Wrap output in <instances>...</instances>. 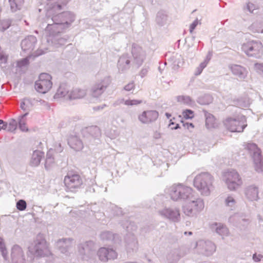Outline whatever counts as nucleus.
I'll list each match as a JSON object with an SVG mask.
<instances>
[{
    "instance_id": "f257e3e1",
    "label": "nucleus",
    "mask_w": 263,
    "mask_h": 263,
    "mask_svg": "<svg viewBox=\"0 0 263 263\" xmlns=\"http://www.w3.org/2000/svg\"><path fill=\"white\" fill-rule=\"evenodd\" d=\"M213 177L208 173H202L197 175L193 184L202 195H209L213 187Z\"/></svg>"
},
{
    "instance_id": "f03ea898",
    "label": "nucleus",
    "mask_w": 263,
    "mask_h": 263,
    "mask_svg": "<svg viewBox=\"0 0 263 263\" xmlns=\"http://www.w3.org/2000/svg\"><path fill=\"white\" fill-rule=\"evenodd\" d=\"M194 191L187 186L181 183L174 184L169 188L168 194L174 201L191 199L193 197Z\"/></svg>"
},
{
    "instance_id": "7ed1b4c3",
    "label": "nucleus",
    "mask_w": 263,
    "mask_h": 263,
    "mask_svg": "<svg viewBox=\"0 0 263 263\" xmlns=\"http://www.w3.org/2000/svg\"><path fill=\"white\" fill-rule=\"evenodd\" d=\"M223 177L228 187L231 190H235L242 184L241 177L234 170L224 172Z\"/></svg>"
},
{
    "instance_id": "20e7f679",
    "label": "nucleus",
    "mask_w": 263,
    "mask_h": 263,
    "mask_svg": "<svg viewBox=\"0 0 263 263\" xmlns=\"http://www.w3.org/2000/svg\"><path fill=\"white\" fill-rule=\"evenodd\" d=\"M64 182L67 190L71 192L80 188L83 183L81 176L77 173L72 171L69 172L65 176Z\"/></svg>"
},
{
    "instance_id": "39448f33",
    "label": "nucleus",
    "mask_w": 263,
    "mask_h": 263,
    "mask_svg": "<svg viewBox=\"0 0 263 263\" xmlns=\"http://www.w3.org/2000/svg\"><path fill=\"white\" fill-rule=\"evenodd\" d=\"M52 87V77L50 74L46 73L40 74L34 85L36 90L42 93L48 92Z\"/></svg>"
},
{
    "instance_id": "423d86ee",
    "label": "nucleus",
    "mask_w": 263,
    "mask_h": 263,
    "mask_svg": "<svg viewBox=\"0 0 263 263\" xmlns=\"http://www.w3.org/2000/svg\"><path fill=\"white\" fill-rule=\"evenodd\" d=\"M224 124L227 129L231 132H242L247 126L246 119L244 117L237 119L227 118L224 121Z\"/></svg>"
},
{
    "instance_id": "0eeeda50",
    "label": "nucleus",
    "mask_w": 263,
    "mask_h": 263,
    "mask_svg": "<svg viewBox=\"0 0 263 263\" xmlns=\"http://www.w3.org/2000/svg\"><path fill=\"white\" fill-rule=\"evenodd\" d=\"M242 50L248 55L260 58L263 55V45L258 42L250 41L243 44Z\"/></svg>"
},
{
    "instance_id": "6e6552de",
    "label": "nucleus",
    "mask_w": 263,
    "mask_h": 263,
    "mask_svg": "<svg viewBox=\"0 0 263 263\" xmlns=\"http://www.w3.org/2000/svg\"><path fill=\"white\" fill-rule=\"evenodd\" d=\"M189 199L188 201L183 206V212L187 215L190 216L193 213H197L202 211L204 208V204L203 200L200 198L195 200Z\"/></svg>"
},
{
    "instance_id": "1a4fd4ad",
    "label": "nucleus",
    "mask_w": 263,
    "mask_h": 263,
    "mask_svg": "<svg viewBox=\"0 0 263 263\" xmlns=\"http://www.w3.org/2000/svg\"><path fill=\"white\" fill-rule=\"evenodd\" d=\"M159 116L158 112L154 110H148L143 111L139 115L138 118L143 123H149L155 121Z\"/></svg>"
},
{
    "instance_id": "9d476101",
    "label": "nucleus",
    "mask_w": 263,
    "mask_h": 263,
    "mask_svg": "<svg viewBox=\"0 0 263 263\" xmlns=\"http://www.w3.org/2000/svg\"><path fill=\"white\" fill-rule=\"evenodd\" d=\"M98 255L100 260L104 262L109 259H114L117 258V254L114 250L105 248L100 249Z\"/></svg>"
},
{
    "instance_id": "9b49d317",
    "label": "nucleus",
    "mask_w": 263,
    "mask_h": 263,
    "mask_svg": "<svg viewBox=\"0 0 263 263\" xmlns=\"http://www.w3.org/2000/svg\"><path fill=\"white\" fill-rule=\"evenodd\" d=\"M39 245H41L40 249H37L36 250L39 255L44 257L51 254L48 248V245L44 239H43Z\"/></svg>"
},
{
    "instance_id": "f8f14e48",
    "label": "nucleus",
    "mask_w": 263,
    "mask_h": 263,
    "mask_svg": "<svg viewBox=\"0 0 263 263\" xmlns=\"http://www.w3.org/2000/svg\"><path fill=\"white\" fill-rule=\"evenodd\" d=\"M69 146L75 151H79L83 148L82 141L76 137H72L68 140Z\"/></svg>"
},
{
    "instance_id": "ddd939ff",
    "label": "nucleus",
    "mask_w": 263,
    "mask_h": 263,
    "mask_svg": "<svg viewBox=\"0 0 263 263\" xmlns=\"http://www.w3.org/2000/svg\"><path fill=\"white\" fill-rule=\"evenodd\" d=\"M44 154L40 151H35L33 153L30 164L32 166H36L40 163L41 159L44 157Z\"/></svg>"
},
{
    "instance_id": "4468645a",
    "label": "nucleus",
    "mask_w": 263,
    "mask_h": 263,
    "mask_svg": "<svg viewBox=\"0 0 263 263\" xmlns=\"http://www.w3.org/2000/svg\"><path fill=\"white\" fill-rule=\"evenodd\" d=\"M245 148L248 151L250 154H253L254 157L256 156L258 158V160L260 159L261 152L255 144L249 143L246 146Z\"/></svg>"
},
{
    "instance_id": "2eb2a0df",
    "label": "nucleus",
    "mask_w": 263,
    "mask_h": 263,
    "mask_svg": "<svg viewBox=\"0 0 263 263\" xmlns=\"http://www.w3.org/2000/svg\"><path fill=\"white\" fill-rule=\"evenodd\" d=\"M68 94V87L66 84H62L59 86L57 93L54 96L55 98L65 97Z\"/></svg>"
},
{
    "instance_id": "dca6fc26",
    "label": "nucleus",
    "mask_w": 263,
    "mask_h": 263,
    "mask_svg": "<svg viewBox=\"0 0 263 263\" xmlns=\"http://www.w3.org/2000/svg\"><path fill=\"white\" fill-rule=\"evenodd\" d=\"M164 214L169 219H172L174 221L178 220L180 217L179 211L178 210H165L164 211Z\"/></svg>"
},
{
    "instance_id": "f3484780",
    "label": "nucleus",
    "mask_w": 263,
    "mask_h": 263,
    "mask_svg": "<svg viewBox=\"0 0 263 263\" xmlns=\"http://www.w3.org/2000/svg\"><path fill=\"white\" fill-rule=\"evenodd\" d=\"M217 121L215 118L211 114H209L206 117L205 125L208 128H215L217 126Z\"/></svg>"
},
{
    "instance_id": "a211bd4d",
    "label": "nucleus",
    "mask_w": 263,
    "mask_h": 263,
    "mask_svg": "<svg viewBox=\"0 0 263 263\" xmlns=\"http://www.w3.org/2000/svg\"><path fill=\"white\" fill-rule=\"evenodd\" d=\"M86 95V92L84 90L81 89H76L73 90L71 94L68 95L70 99H80L84 97Z\"/></svg>"
},
{
    "instance_id": "6ab92c4d",
    "label": "nucleus",
    "mask_w": 263,
    "mask_h": 263,
    "mask_svg": "<svg viewBox=\"0 0 263 263\" xmlns=\"http://www.w3.org/2000/svg\"><path fill=\"white\" fill-rule=\"evenodd\" d=\"M213 226H216V231L221 235H227L229 233L228 229L223 224L215 223Z\"/></svg>"
},
{
    "instance_id": "aec40b11",
    "label": "nucleus",
    "mask_w": 263,
    "mask_h": 263,
    "mask_svg": "<svg viewBox=\"0 0 263 263\" xmlns=\"http://www.w3.org/2000/svg\"><path fill=\"white\" fill-rule=\"evenodd\" d=\"M233 73L237 76H241L243 75L245 69L241 66L235 65L231 67Z\"/></svg>"
},
{
    "instance_id": "412c9836",
    "label": "nucleus",
    "mask_w": 263,
    "mask_h": 263,
    "mask_svg": "<svg viewBox=\"0 0 263 263\" xmlns=\"http://www.w3.org/2000/svg\"><path fill=\"white\" fill-rule=\"evenodd\" d=\"M6 131L9 132H14L17 128V122L14 120H11L9 123L6 122Z\"/></svg>"
},
{
    "instance_id": "4be33fe9",
    "label": "nucleus",
    "mask_w": 263,
    "mask_h": 263,
    "mask_svg": "<svg viewBox=\"0 0 263 263\" xmlns=\"http://www.w3.org/2000/svg\"><path fill=\"white\" fill-rule=\"evenodd\" d=\"M104 87L101 84H98L95 85L92 89V91L94 96L100 95L102 94L104 91Z\"/></svg>"
},
{
    "instance_id": "5701e85b",
    "label": "nucleus",
    "mask_w": 263,
    "mask_h": 263,
    "mask_svg": "<svg viewBox=\"0 0 263 263\" xmlns=\"http://www.w3.org/2000/svg\"><path fill=\"white\" fill-rule=\"evenodd\" d=\"M27 113L25 114L23 116H22L21 118L19 121L20 128L23 132L28 131V128L26 124V121L24 119L25 117L27 116Z\"/></svg>"
},
{
    "instance_id": "b1692460",
    "label": "nucleus",
    "mask_w": 263,
    "mask_h": 263,
    "mask_svg": "<svg viewBox=\"0 0 263 263\" xmlns=\"http://www.w3.org/2000/svg\"><path fill=\"white\" fill-rule=\"evenodd\" d=\"M247 195L251 199H256L258 195L257 189L256 188L249 189L247 191Z\"/></svg>"
},
{
    "instance_id": "393cba45",
    "label": "nucleus",
    "mask_w": 263,
    "mask_h": 263,
    "mask_svg": "<svg viewBox=\"0 0 263 263\" xmlns=\"http://www.w3.org/2000/svg\"><path fill=\"white\" fill-rule=\"evenodd\" d=\"M182 115L185 119H192L194 117V112L192 110L185 109L182 111Z\"/></svg>"
},
{
    "instance_id": "a878e982",
    "label": "nucleus",
    "mask_w": 263,
    "mask_h": 263,
    "mask_svg": "<svg viewBox=\"0 0 263 263\" xmlns=\"http://www.w3.org/2000/svg\"><path fill=\"white\" fill-rule=\"evenodd\" d=\"M142 103L140 100H127L124 101V104L128 106L137 105Z\"/></svg>"
},
{
    "instance_id": "bb28decb",
    "label": "nucleus",
    "mask_w": 263,
    "mask_h": 263,
    "mask_svg": "<svg viewBox=\"0 0 263 263\" xmlns=\"http://www.w3.org/2000/svg\"><path fill=\"white\" fill-rule=\"evenodd\" d=\"M26 202L24 200H20L16 203V208L20 211H24L26 209Z\"/></svg>"
},
{
    "instance_id": "cd10ccee",
    "label": "nucleus",
    "mask_w": 263,
    "mask_h": 263,
    "mask_svg": "<svg viewBox=\"0 0 263 263\" xmlns=\"http://www.w3.org/2000/svg\"><path fill=\"white\" fill-rule=\"evenodd\" d=\"M207 63L203 62L201 63L200 65L196 68L195 74L196 76L199 75L202 71L203 69L206 66Z\"/></svg>"
},
{
    "instance_id": "c85d7f7f",
    "label": "nucleus",
    "mask_w": 263,
    "mask_h": 263,
    "mask_svg": "<svg viewBox=\"0 0 263 263\" xmlns=\"http://www.w3.org/2000/svg\"><path fill=\"white\" fill-rule=\"evenodd\" d=\"M0 251L4 257H6L7 254L3 239L0 237Z\"/></svg>"
},
{
    "instance_id": "c756f323",
    "label": "nucleus",
    "mask_w": 263,
    "mask_h": 263,
    "mask_svg": "<svg viewBox=\"0 0 263 263\" xmlns=\"http://www.w3.org/2000/svg\"><path fill=\"white\" fill-rule=\"evenodd\" d=\"M226 203L227 206L233 207L235 204V201L233 197H228L226 200Z\"/></svg>"
},
{
    "instance_id": "7c9ffc66",
    "label": "nucleus",
    "mask_w": 263,
    "mask_h": 263,
    "mask_svg": "<svg viewBox=\"0 0 263 263\" xmlns=\"http://www.w3.org/2000/svg\"><path fill=\"white\" fill-rule=\"evenodd\" d=\"M255 68L256 71L260 74H263V64H256Z\"/></svg>"
},
{
    "instance_id": "2f4dec72",
    "label": "nucleus",
    "mask_w": 263,
    "mask_h": 263,
    "mask_svg": "<svg viewBox=\"0 0 263 263\" xmlns=\"http://www.w3.org/2000/svg\"><path fill=\"white\" fill-rule=\"evenodd\" d=\"M135 85L134 83H130L125 85L124 89L127 91L132 90L134 88Z\"/></svg>"
},
{
    "instance_id": "473e14b6",
    "label": "nucleus",
    "mask_w": 263,
    "mask_h": 263,
    "mask_svg": "<svg viewBox=\"0 0 263 263\" xmlns=\"http://www.w3.org/2000/svg\"><path fill=\"white\" fill-rule=\"evenodd\" d=\"M169 126L172 129H176L179 127L178 124H176L174 122L172 121V120H170V123L169 124Z\"/></svg>"
},
{
    "instance_id": "72a5a7b5",
    "label": "nucleus",
    "mask_w": 263,
    "mask_h": 263,
    "mask_svg": "<svg viewBox=\"0 0 263 263\" xmlns=\"http://www.w3.org/2000/svg\"><path fill=\"white\" fill-rule=\"evenodd\" d=\"M183 126L190 130H192L194 128V125L192 123H186L183 124Z\"/></svg>"
},
{
    "instance_id": "f704fd0d",
    "label": "nucleus",
    "mask_w": 263,
    "mask_h": 263,
    "mask_svg": "<svg viewBox=\"0 0 263 263\" xmlns=\"http://www.w3.org/2000/svg\"><path fill=\"white\" fill-rule=\"evenodd\" d=\"M197 25V22L194 21L190 27V31L191 33H192L194 30V29L196 28V27Z\"/></svg>"
},
{
    "instance_id": "c9c22d12",
    "label": "nucleus",
    "mask_w": 263,
    "mask_h": 263,
    "mask_svg": "<svg viewBox=\"0 0 263 263\" xmlns=\"http://www.w3.org/2000/svg\"><path fill=\"white\" fill-rule=\"evenodd\" d=\"M262 256L260 254H254L253 256V259L256 261H259L260 260Z\"/></svg>"
},
{
    "instance_id": "e433bc0d",
    "label": "nucleus",
    "mask_w": 263,
    "mask_h": 263,
    "mask_svg": "<svg viewBox=\"0 0 263 263\" xmlns=\"http://www.w3.org/2000/svg\"><path fill=\"white\" fill-rule=\"evenodd\" d=\"M3 124L2 126L0 125V131L2 129L6 130V124L3 120L0 119V125Z\"/></svg>"
},
{
    "instance_id": "4c0bfd02",
    "label": "nucleus",
    "mask_w": 263,
    "mask_h": 263,
    "mask_svg": "<svg viewBox=\"0 0 263 263\" xmlns=\"http://www.w3.org/2000/svg\"><path fill=\"white\" fill-rule=\"evenodd\" d=\"M247 8H248V9L249 10V11L252 12L253 10L255 9V6L253 4L249 3L247 4Z\"/></svg>"
},
{
    "instance_id": "58836bf2",
    "label": "nucleus",
    "mask_w": 263,
    "mask_h": 263,
    "mask_svg": "<svg viewBox=\"0 0 263 263\" xmlns=\"http://www.w3.org/2000/svg\"><path fill=\"white\" fill-rule=\"evenodd\" d=\"M10 2H13L16 5L17 4H21L23 3L24 0H9Z\"/></svg>"
},
{
    "instance_id": "ea45409f",
    "label": "nucleus",
    "mask_w": 263,
    "mask_h": 263,
    "mask_svg": "<svg viewBox=\"0 0 263 263\" xmlns=\"http://www.w3.org/2000/svg\"><path fill=\"white\" fill-rule=\"evenodd\" d=\"M255 27H256V31H257V32H261V33H262V32H263V29H258V28H258V25H255Z\"/></svg>"
},
{
    "instance_id": "a19ab883",
    "label": "nucleus",
    "mask_w": 263,
    "mask_h": 263,
    "mask_svg": "<svg viewBox=\"0 0 263 263\" xmlns=\"http://www.w3.org/2000/svg\"><path fill=\"white\" fill-rule=\"evenodd\" d=\"M21 107L22 108V109H24V110L26 109L25 104L24 102H23V103H21Z\"/></svg>"
},
{
    "instance_id": "79ce46f5",
    "label": "nucleus",
    "mask_w": 263,
    "mask_h": 263,
    "mask_svg": "<svg viewBox=\"0 0 263 263\" xmlns=\"http://www.w3.org/2000/svg\"><path fill=\"white\" fill-rule=\"evenodd\" d=\"M165 115L167 117V118H169L171 117V115L167 112L165 114Z\"/></svg>"
},
{
    "instance_id": "37998d69",
    "label": "nucleus",
    "mask_w": 263,
    "mask_h": 263,
    "mask_svg": "<svg viewBox=\"0 0 263 263\" xmlns=\"http://www.w3.org/2000/svg\"><path fill=\"white\" fill-rule=\"evenodd\" d=\"M58 7L60 9L61 8V6L60 5H58Z\"/></svg>"
},
{
    "instance_id": "c03bdc74",
    "label": "nucleus",
    "mask_w": 263,
    "mask_h": 263,
    "mask_svg": "<svg viewBox=\"0 0 263 263\" xmlns=\"http://www.w3.org/2000/svg\"><path fill=\"white\" fill-rule=\"evenodd\" d=\"M192 234V232H189V235H191Z\"/></svg>"
},
{
    "instance_id": "a18cd8bd",
    "label": "nucleus",
    "mask_w": 263,
    "mask_h": 263,
    "mask_svg": "<svg viewBox=\"0 0 263 263\" xmlns=\"http://www.w3.org/2000/svg\"><path fill=\"white\" fill-rule=\"evenodd\" d=\"M126 63L127 64H129V62L128 61H127Z\"/></svg>"
}]
</instances>
